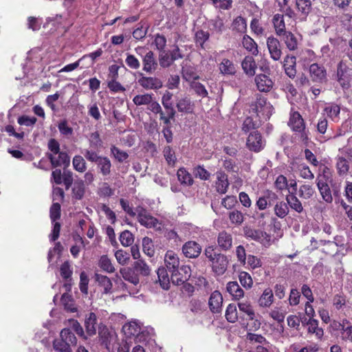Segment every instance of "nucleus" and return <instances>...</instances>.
<instances>
[{
	"label": "nucleus",
	"instance_id": "1",
	"mask_svg": "<svg viewBox=\"0 0 352 352\" xmlns=\"http://www.w3.org/2000/svg\"><path fill=\"white\" fill-rule=\"evenodd\" d=\"M204 254L210 262L212 270L215 274L221 276L226 272L229 261L225 254L216 252L213 246L206 247Z\"/></svg>",
	"mask_w": 352,
	"mask_h": 352
},
{
	"label": "nucleus",
	"instance_id": "2",
	"mask_svg": "<svg viewBox=\"0 0 352 352\" xmlns=\"http://www.w3.org/2000/svg\"><path fill=\"white\" fill-rule=\"evenodd\" d=\"M251 110L256 114V116L262 119L267 120L270 118L273 113V106L267 101L266 98L258 94L256 99L251 106Z\"/></svg>",
	"mask_w": 352,
	"mask_h": 352
},
{
	"label": "nucleus",
	"instance_id": "3",
	"mask_svg": "<svg viewBox=\"0 0 352 352\" xmlns=\"http://www.w3.org/2000/svg\"><path fill=\"white\" fill-rule=\"evenodd\" d=\"M137 218L138 222L146 228H153L155 230H161L162 223L159 221L151 215V214L144 208L138 206L136 208Z\"/></svg>",
	"mask_w": 352,
	"mask_h": 352
},
{
	"label": "nucleus",
	"instance_id": "4",
	"mask_svg": "<svg viewBox=\"0 0 352 352\" xmlns=\"http://www.w3.org/2000/svg\"><path fill=\"white\" fill-rule=\"evenodd\" d=\"M244 236L246 239L259 242L264 246L270 245L271 236L267 232L245 226L243 228Z\"/></svg>",
	"mask_w": 352,
	"mask_h": 352
},
{
	"label": "nucleus",
	"instance_id": "5",
	"mask_svg": "<svg viewBox=\"0 0 352 352\" xmlns=\"http://www.w3.org/2000/svg\"><path fill=\"white\" fill-rule=\"evenodd\" d=\"M350 69L343 60L339 62L337 66L336 79L343 89H348L350 87L351 76Z\"/></svg>",
	"mask_w": 352,
	"mask_h": 352
},
{
	"label": "nucleus",
	"instance_id": "6",
	"mask_svg": "<svg viewBox=\"0 0 352 352\" xmlns=\"http://www.w3.org/2000/svg\"><path fill=\"white\" fill-rule=\"evenodd\" d=\"M171 281L174 285H181L191 276V269L188 265H182L170 272Z\"/></svg>",
	"mask_w": 352,
	"mask_h": 352
},
{
	"label": "nucleus",
	"instance_id": "7",
	"mask_svg": "<svg viewBox=\"0 0 352 352\" xmlns=\"http://www.w3.org/2000/svg\"><path fill=\"white\" fill-rule=\"evenodd\" d=\"M266 45L270 58L274 61L280 60L283 52L279 40L274 36H270L267 38Z\"/></svg>",
	"mask_w": 352,
	"mask_h": 352
},
{
	"label": "nucleus",
	"instance_id": "8",
	"mask_svg": "<svg viewBox=\"0 0 352 352\" xmlns=\"http://www.w3.org/2000/svg\"><path fill=\"white\" fill-rule=\"evenodd\" d=\"M116 338V332L104 324H100L98 326V338L100 344L107 349L109 345Z\"/></svg>",
	"mask_w": 352,
	"mask_h": 352
},
{
	"label": "nucleus",
	"instance_id": "9",
	"mask_svg": "<svg viewBox=\"0 0 352 352\" xmlns=\"http://www.w3.org/2000/svg\"><path fill=\"white\" fill-rule=\"evenodd\" d=\"M123 331L129 336H135V339L138 342L146 341V336L148 335H146L144 331H141V327L136 321H132L124 325Z\"/></svg>",
	"mask_w": 352,
	"mask_h": 352
},
{
	"label": "nucleus",
	"instance_id": "10",
	"mask_svg": "<svg viewBox=\"0 0 352 352\" xmlns=\"http://www.w3.org/2000/svg\"><path fill=\"white\" fill-rule=\"evenodd\" d=\"M246 146L252 151L259 152L264 148L265 141L258 131H254L248 135Z\"/></svg>",
	"mask_w": 352,
	"mask_h": 352
},
{
	"label": "nucleus",
	"instance_id": "11",
	"mask_svg": "<svg viewBox=\"0 0 352 352\" xmlns=\"http://www.w3.org/2000/svg\"><path fill=\"white\" fill-rule=\"evenodd\" d=\"M138 84L145 89L157 90L163 87L162 81L155 76H144L142 74L138 80Z\"/></svg>",
	"mask_w": 352,
	"mask_h": 352
},
{
	"label": "nucleus",
	"instance_id": "12",
	"mask_svg": "<svg viewBox=\"0 0 352 352\" xmlns=\"http://www.w3.org/2000/svg\"><path fill=\"white\" fill-rule=\"evenodd\" d=\"M201 246L194 241L186 242L182 246L184 255L190 258H197L201 252Z\"/></svg>",
	"mask_w": 352,
	"mask_h": 352
},
{
	"label": "nucleus",
	"instance_id": "13",
	"mask_svg": "<svg viewBox=\"0 0 352 352\" xmlns=\"http://www.w3.org/2000/svg\"><path fill=\"white\" fill-rule=\"evenodd\" d=\"M254 82L259 91L269 92L274 86V82L265 74H258L254 78Z\"/></svg>",
	"mask_w": 352,
	"mask_h": 352
},
{
	"label": "nucleus",
	"instance_id": "14",
	"mask_svg": "<svg viewBox=\"0 0 352 352\" xmlns=\"http://www.w3.org/2000/svg\"><path fill=\"white\" fill-rule=\"evenodd\" d=\"M309 74L311 80L314 82H322L327 79L326 69L317 63H313L310 65Z\"/></svg>",
	"mask_w": 352,
	"mask_h": 352
},
{
	"label": "nucleus",
	"instance_id": "15",
	"mask_svg": "<svg viewBox=\"0 0 352 352\" xmlns=\"http://www.w3.org/2000/svg\"><path fill=\"white\" fill-rule=\"evenodd\" d=\"M47 157L53 167L61 166L67 167L70 164V158L66 152L59 153L56 155L54 154H47Z\"/></svg>",
	"mask_w": 352,
	"mask_h": 352
},
{
	"label": "nucleus",
	"instance_id": "16",
	"mask_svg": "<svg viewBox=\"0 0 352 352\" xmlns=\"http://www.w3.org/2000/svg\"><path fill=\"white\" fill-rule=\"evenodd\" d=\"M223 297L221 294L216 290L210 296L208 305L210 311L214 314H219L222 310Z\"/></svg>",
	"mask_w": 352,
	"mask_h": 352
},
{
	"label": "nucleus",
	"instance_id": "17",
	"mask_svg": "<svg viewBox=\"0 0 352 352\" xmlns=\"http://www.w3.org/2000/svg\"><path fill=\"white\" fill-rule=\"evenodd\" d=\"M142 70L146 73L152 74L157 68V62L155 58L154 53L148 51L142 58Z\"/></svg>",
	"mask_w": 352,
	"mask_h": 352
},
{
	"label": "nucleus",
	"instance_id": "18",
	"mask_svg": "<svg viewBox=\"0 0 352 352\" xmlns=\"http://www.w3.org/2000/svg\"><path fill=\"white\" fill-rule=\"evenodd\" d=\"M217 181L215 182L216 190L223 195L226 193L229 187L228 175L222 170H218L216 173Z\"/></svg>",
	"mask_w": 352,
	"mask_h": 352
},
{
	"label": "nucleus",
	"instance_id": "19",
	"mask_svg": "<svg viewBox=\"0 0 352 352\" xmlns=\"http://www.w3.org/2000/svg\"><path fill=\"white\" fill-rule=\"evenodd\" d=\"M94 278L98 285L103 289V294H109L112 293L113 283L108 276L96 273Z\"/></svg>",
	"mask_w": 352,
	"mask_h": 352
},
{
	"label": "nucleus",
	"instance_id": "20",
	"mask_svg": "<svg viewBox=\"0 0 352 352\" xmlns=\"http://www.w3.org/2000/svg\"><path fill=\"white\" fill-rule=\"evenodd\" d=\"M296 58L294 56L287 55L283 60V67L285 72L289 78H293L296 74Z\"/></svg>",
	"mask_w": 352,
	"mask_h": 352
},
{
	"label": "nucleus",
	"instance_id": "21",
	"mask_svg": "<svg viewBox=\"0 0 352 352\" xmlns=\"http://www.w3.org/2000/svg\"><path fill=\"white\" fill-rule=\"evenodd\" d=\"M119 272L126 281H128L134 285L139 284L140 278L138 277V274L133 266L132 267H122L120 269Z\"/></svg>",
	"mask_w": 352,
	"mask_h": 352
},
{
	"label": "nucleus",
	"instance_id": "22",
	"mask_svg": "<svg viewBox=\"0 0 352 352\" xmlns=\"http://www.w3.org/2000/svg\"><path fill=\"white\" fill-rule=\"evenodd\" d=\"M164 263L170 273L179 267V257L174 252L170 250L167 251L166 253L164 256Z\"/></svg>",
	"mask_w": 352,
	"mask_h": 352
},
{
	"label": "nucleus",
	"instance_id": "23",
	"mask_svg": "<svg viewBox=\"0 0 352 352\" xmlns=\"http://www.w3.org/2000/svg\"><path fill=\"white\" fill-rule=\"evenodd\" d=\"M97 317L94 312H90L85 316V327L87 333L93 336L96 333Z\"/></svg>",
	"mask_w": 352,
	"mask_h": 352
},
{
	"label": "nucleus",
	"instance_id": "24",
	"mask_svg": "<svg viewBox=\"0 0 352 352\" xmlns=\"http://www.w3.org/2000/svg\"><path fill=\"white\" fill-rule=\"evenodd\" d=\"M288 124L294 131L301 132L305 129L304 120L298 112H293L290 114Z\"/></svg>",
	"mask_w": 352,
	"mask_h": 352
},
{
	"label": "nucleus",
	"instance_id": "25",
	"mask_svg": "<svg viewBox=\"0 0 352 352\" xmlns=\"http://www.w3.org/2000/svg\"><path fill=\"white\" fill-rule=\"evenodd\" d=\"M98 173L103 177L110 175L111 172L112 164L110 159L106 156H102L96 163Z\"/></svg>",
	"mask_w": 352,
	"mask_h": 352
},
{
	"label": "nucleus",
	"instance_id": "26",
	"mask_svg": "<svg viewBox=\"0 0 352 352\" xmlns=\"http://www.w3.org/2000/svg\"><path fill=\"white\" fill-rule=\"evenodd\" d=\"M316 184L322 199L327 204L332 203L333 196L329 187V183L321 181L316 182Z\"/></svg>",
	"mask_w": 352,
	"mask_h": 352
},
{
	"label": "nucleus",
	"instance_id": "27",
	"mask_svg": "<svg viewBox=\"0 0 352 352\" xmlns=\"http://www.w3.org/2000/svg\"><path fill=\"white\" fill-rule=\"evenodd\" d=\"M217 243L222 250L227 251L232 246V236L230 233L222 231L218 235Z\"/></svg>",
	"mask_w": 352,
	"mask_h": 352
},
{
	"label": "nucleus",
	"instance_id": "28",
	"mask_svg": "<svg viewBox=\"0 0 352 352\" xmlns=\"http://www.w3.org/2000/svg\"><path fill=\"white\" fill-rule=\"evenodd\" d=\"M98 265L102 271L106 273L113 274L116 272L112 261L107 255H102L100 257Z\"/></svg>",
	"mask_w": 352,
	"mask_h": 352
},
{
	"label": "nucleus",
	"instance_id": "29",
	"mask_svg": "<svg viewBox=\"0 0 352 352\" xmlns=\"http://www.w3.org/2000/svg\"><path fill=\"white\" fill-rule=\"evenodd\" d=\"M241 67L247 75L252 76L255 74L256 64L252 56H245L241 63Z\"/></svg>",
	"mask_w": 352,
	"mask_h": 352
},
{
	"label": "nucleus",
	"instance_id": "30",
	"mask_svg": "<svg viewBox=\"0 0 352 352\" xmlns=\"http://www.w3.org/2000/svg\"><path fill=\"white\" fill-rule=\"evenodd\" d=\"M280 37L289 51H294L298 48V39L292 32L288 31Z\"/></svg>",
	"mask_w": 352,
	"mask_h": 352
},
{
	"label": "nucleus",
	"instance_id": "31",
	"mask_svg": "<svg viewBox=\"0 0 352 352\" xmlns=\"http://www.w3.org/2000/svg\"><path fill=\"white\" fill-rule=\"evenodd\" d=\"M272 21L275 32L277 36H282L283 34L288 32L286 31L284 16L283 14H275L273 17Z\"/></svg>",
	"mask_w": 352,
	"mask_h": 352
},
{
	"label": "nucleus",
	"instance_id": "32",
	"mask_svg": "<svg viewBox=\"0 0 352 352\" xmlns=\"http://www.w3.org/2000/svg\"><path fill=\"white\" fill-rule=\"evenodd\" d=\"M226 290L235 300H239L244 296L243 289L239 286L236 281L229 282L227 284Z\"/></svg>",
	"mask_w": 352,
	"mask_h": 352
},
{
	"label": "nucleus",
	"instance_id": "33",
	"mask_svg": "<svg viewBox=\"0 0 352 352\" xmlns=\"http://www.w3.org/2000/svg\"><path fill=\"white\" fill-rule=\"evenodd\" d=\"M307 325L309 333L314 334L316 338L318 340L322 339L324 335V331L322 328L318 327V321L317 320L309 318Z\"/></svg>",
	"mask_w": 352,
	"mask_h": 352
},
{
	"label": "nucleus",
	"instance_id": "34",
	"mask_svg": "<svg viewBox=\"0 0 352 352\" xmlns=\"http://www.w3.org/2000/svg\"><path fill=\"white\" fill-rule=\"evenodd\" d=\"M177 176L181 184L190 186L193 184L194 180L191 174L185 168H180L177 170Z\"/></svg>",
	"mask_w": 352,
	"mask_h": 352
},
{
	"label": "nucleus",
	"instance_id": "35",
	"mask_svg": "<svg viewBox=\"0 0 352 352\" xmlns=\"http://www.w3.org/2000/svg\"><path fill=\"white\" fill-rule=\"evenodd\" d=\"M132 266L134 267L138 277L140 278V276H147L151 273V268L146 264V263L142 259H139L133 263Z\"/></svg>",
	"mask_w": 352,
	"mask_h": 352
},
{
	"label": "nucleus",
	"instance_id": "36",
	"mask_svg": "<svg viewBox=\"0 0 352 352\" xmlns=\"http://www.w3.org/2000/svg\"><path fill=\"white\" fill-rule=\"evenodd\" d=\"M286 201L289 207L296 212L301 213L303 211V206L300 201L294 192L286 196Z\"/></svg>",
	"mask_w": 352,
	"mask_h": 352
},
{
	"label": "nucleus",
	"instance_id": "37",
	"mask_svg": "<svg viewBox=\"0 0 352 352\" xmlns=\"http://www.w3.org/2000/svg\"><path fill=\"white\" fill-rule=\"evenodd\" d=\"M274 301L272 290L267 288L263 291V293L258 299V305L262 307H270Z\"/></svg>",
	"mask_w": 352,
	"mask_h": 352
},
{
	"label": "nucleus",
	"instance_id": "38",
	"mask_svg": "<svg viewBox=\"0 0 352 352\" xmlns=\"http://www.w3.org/2000/svg\"><path fill=\"white\" fill-rule=\"evenodd\" d=\"M176 107L179 112L190 113L193 109V104L187 96L178 100Z\"/></svg>",
	"mask_w": 352,
	"mask_h": 352
},
{
	"label": "nucleus",
	"instance_id": "39",
	"mask_svg": "<svg viewBox=\"0 0 352 352\" xmlns=\"http://www.w3.org/2000/svg\"><path fill=\"white\" fill-rule=\"evenodd\" d=\"M173 94L166 91L162 97V104L166 111H168L170 116L175 115V111L171 102Z\"/></svg>",
	"mask_w": 352,
	"mask_h": 352
},
{
	"label": "nucleus",
	"instance_id": "40",
	"mask_svg": "<svg viewBox=\"0 0 352 352\" xmlns=\"http://www.w3.org/2000/svg\"><path fill=\"white\" fill-rule=\"evenodd\" d=\"M219 70L224 75H233L236 72L233 63L227 58H223L219 64Z\"/></svg>",
	"mask_w": 352,
	"mask_h": 352
},
{
	"label": "nucleus",
	"instance_id": "41",
	"mask_svg": "<svg viewBox=\"0 0 352 352\" xmlns=\"http://www.w3.org/2000/svg\"><path fill=\"white\" fill-rule=\"evenodd\" d=\"M242 43L244 48L252 55L256 56L258 54L257 44L250 36L248 35L244 36Z\"/></svg>",
	"mask_w": 352,
	"mask_h": 352
},
{
	"label": "nucleus",
	"instance_id": "42",
	"mask_svg": "<svg viewBox=\"0 0 352 352\" xmlns=\"http://www.w3.org/2000/svg\"><path fill=\"white\" fill-rule=\"evenodd\" d=\"M158 281L164 289H168L170 287V279L167 270L164 267H160L157 270Z\"/></svg>",
	"mask_w": 352,
	"mask_h": 352
},
{
	"label": "nucleus",
	"instance_id": "43",
	"mask_svg": "<svg viewBox=\"0 0 352 352\" xmlns=\"http://www.w3.org/2000/svg\"><path fill=\"white\" fill-rule=\"evenodd\" d=\"M60 338L62 339L65 342L71 347L76 346L77 343V338L74 333L71 331L69 329H63L60 333Z\"/></svg>",
	"mask_w": 352,
	"mask_h": 352
},
{
	"label": "nucleus",
	"instance_id": "44",
	"mask_svg": "<svg viewBox=\"0 0 352 352\" xmlns=\"http://www.w3.org/2000/svg\"><path fill=\"white\" fill-rule=\"evenodd\" d=\"M296 7L298 12L304 16H307L311 10V1L310 0H295Z\"/></svg>",
	"mask_w": 352,
	"mask_h": 352
},
{
	"label": "nucleus",
	"instance_id": "45",
	"mask_svg": "<svg viewBox=\"0 0 352 352\" xmlns=\"http://www.w3.org/2000/svg\"><path fill=\"white\" fill-rule=\"evenodd\" d=\"M153 98V94H144L136 95L133 99V102L137 106L141 105H148L152 102V99Z\"/></svg>",
	"mask_w": 352,
	"mask_h": 352
},
{
	"label": "nucleus",
	"instance_id": "46",
	"mask_svg": "<svg viewBox=\"0 0 352 352\" xmlns=\"http://www.w3.org/2000/svg\"><path fill=\"white\" fill-rule=\"evenodd\" d=\"M274 210L275 214L280 219L285 217L289 211L287 204L283 201L276 202Z\"/></svg>",
	"mask_w": 352,
	"mask_h": 352
},
{
	"label": "nucleus",
	"instance_id": "47",
	"mask_svg": "<svg viewBox=\"0 0 352 352\" xmlns=\"http://www.w3.org/2000/svg\"><path fill=\"white\" fill-rule=\"evenodd\" d=\"M111 155L118 162L122 163L126 161L129 157V154L118 147L113 145L111 146Z\"/></svg>",
	"mask_w": 352,
	"mask_h": 352
},
{
	"label": "nucleus",
	"instance_id": "48",
	"mask_svg": "<svg viewBox=\"0 0 352 352\" xmlns=\"http://www.w3.org/2000/svg\"><path fill=\"white\" fill-rule=\"evenodd\" d=\"M336 168L340 175H346L349 169L347 160L343 157H338L336 158Z\"/></svg>",
	"mask_w": 352,
	"mask_h": 352
},
{
	"label": "nucleus",
	"instance_id": "49",
	"mask_svg": "<svg viewBox=\"0 0 352 352\" xmlns=\"http://www.w3.org/2000/svg\"><path fill=\"white\" fill-rule=\"evenodd\" d=\"M321 181L329 183L332 182L330 169L324 165L320 168V173L316 178V182Z\"/></svg>",
	"mask_w": 352,
	"mask_h": 352
},
{
	"label": "nucleus",
	"instance_id": "50",
	"mask_svg": "<svg viewBox=\"0 0 352 352\" xmlns=\"http://www.w3.org/2000/svg\"><path fill=\"white\" fill-rule=\"evenodd\" d=\"M226 320L229 322L234 323L238 320V314L236 307L234 304H229L226 310L225 314Z\"/></svg>",
	"mask_w": 352,
	"mask_h": 352
},
{
	"label": "nucleus",
	"instance_id": "51",
	"mask_svg": "<svg viewBox=\"0 0 352 352\" xmlns=\"http://www.w3.org/2000/svg\"><path fill=\"white\" fill-rule=\"evenodd\" d=\"M239 310L248 315L250 320H254L255 313L251 303L248 301H242L238 304Z\"/></svg>",
	"mask_w": 352,
	"mask_h": 352
},
{
	"label": "nucleus",
	"instance_id": "52",
	"mask_svg": "<svg viewBox=\"0 0 352 352\" xmlns=\"http://www.w3.org/2000/svg\"><path fill=\"white\" fill-rule=\"evenodd\" d=\"M114 189L107 182H103L98 189V195L100 197H110L114 195Z\"/></svg>",
	"mask_w": 352,
	"mask_h": 352
},
{
	"label": "nucleus",
	"instance_id": "53",
	"mask_svg": "<svg viewBox=\"0 0 352 352\" xmlns=\"http://www.w3.org/2000/svg\"><path fill=\"white\" fill-rule=\"evenodd\" d=\"M315 190L311 185L309 184H302L299 188V197L309 199H310L314 194Z\"/></svg>",
	"mask_w": 352,
	"mask_h": 352
},
{
	"label": "nucleus",
	"instance_id": "54",
	"mask_svg": "<svg viewBox=\"0 0 352 352\" xmlns=\"http://www.w3.org/2000/svg\"><path fill=\"white\" fill-rule=\"evenodd\" d=\"M74 168L80 173H83L87 169L86 162L84 158L80 155H76L72 161Z\"/></svg>",
	"mask_w": 352,
	"mask_h": 352
},
{
	"label": "nucleus",
	"instance_id": "55",
	"mask_svg": "<svg viewBox=\"0 0 352 352\" xmlns=\"http://www.w3.org/2000/svg\"><path fill=\"white\" fill-rule=\"evenodd\" d=\"M85 188L83 182L80 181L74 184L72 192L75 199L78 200L81 199L85 195Z\"/></svg>",
	"mask_w": 352,
	"mask_h": 352
},
{
	"label": "nucleus",
	"instance_id": "56",
	"mask_svg": "<svg viewBox=\"0 0 352 352\" xmlns=\"http://www.w3.org/2000/svg\"><path fill=\"white\" fill-rule=\"evenodd\" d=\"M326 114L333 120L337 119L340 112V108L338 104H329L324 108Z\"/></svg>",
	"mask_w": 352,
	"mask_h": 352
},
{
	"label": "nucleus",
	"instance_id": "57",
	"mask_svg": "<svg viewBox=\"0 0 352 352\" xmlns=\"http://www.w3.org/2000/svg\"><path fill=\"white\" fill-rule=\"evenodd\" d=\"M53 347L58 352H72V347L62 339H56L53 342Z\"/></svg>",
	"mask_w": 352,
	"mask_h": 352
},
{
	"label": "nucleus",
	"instance_id": "58",
	"mask_svg": "<svg viewBox=\"0 0 352 352\" xmlns=\"http://www.w3.org/2000/svg\"><path fill=\"white\" fill-rule=\"evenodd\" d=\"M163 155L169 165H175L177 158L175 157V152L170 146H166L164 148Z\"/></svg>",
	"mask_w": 352,
	"mask_h": 352
},
{
	"label": "nucleus",
	"instance_id": "59",
	"mask_svg": "<svg viewBox=\"0 0 352 352\" xmlns=\"http://www.w3.org/2000/svg\"><path fill=\"white\" fill-rule=\"evenodd\" d=\"M193 174L196 177L202 180H208L210 177V173L203 166L200 165L193 168Z\"/></svg>",
	"mask_w": 352,
	"mask_h": 352
},
{
	"label": "nucleus",
	"instance_id": "60",
	"mask_svg": "<svg viewBox=\"0 0 352 352\" xmlns=\"http://www.w3.org/2000/svg\"><path fill=\"white\" fill-rule=\"evenodd\" d=\"M190 87L195 91V92L202 98L208 96V91L205 86L199 82L192 81L190 83Z\"/></svg>",
	"mask_w": 352,
	"mask_h": 352
},
{
	"label": "nucleus",
	"instance_id": "61",
	"mask_svg": "<svg viewBox=\"0 0 352 352\" xmlns=\"http://www.w3.org/2000/svg\"><path fill=\"white\" fill-rule=\"evenodd\" d=\"M120 241L123 246L128 247L134 241L132 233L129 230L123 231L120 236Z\"/></svg>",
	"mask_w": 352,
	"mask_h": 352
},
{
	"label": "nucleus",
	"instance_id": "62",
	"mask_svg": "<svg viewBox=\"0 0 352 352\" xmlns=\"http://www.w3.org/2000/svg\"><path fill=\"white\" fill-rule=\"evenodd\" d=\"M241 284L245 288L250 289L253 285V280L251 276L246 272H241L239 275Z\"/></svg>",
	"mask_w": 352,
	"mask_h": 352
},
{
	"label": "nucleus",
	"instance_id": "63",
	"mask_svg": "<svg viewBox=\"0 0 352 352\" xmlns=\"http://www.w3.org/2000/svg\"><path fill=\"white\" fill-rule=\"evenodd\" d=\"M229 219L232 223L241 225L244 221V216L241 212L234 210L229 213Z\"/></svg>",
	"mask_w": 352,
	"mask_h": 352
},
{
	"label": "nucleus",
	"instance_id": "64",
	"mask_svg": "<svg viewBox=\"0 0 352 352\" xmlns=\"http://www.w3.org/2000/svg\"><path fill=\"white\" fill-rule=\"evenodd\" d=\"M115 257L118 263L122 265H125L128 263L130 256L129 253L123 250H118L115 252Z\"/></svg>",
	"mask_w": 352,
	"mask_h": 352
}]
</instances>
